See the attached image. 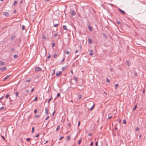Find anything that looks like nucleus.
Instances as JSON below:
<instances>
[{
	"label": "nucleus",
	"mask_w": 146,
	"mask_h": 146,
	"mask_svg": "<svg viewBox=\"0 0 146 146\" xmlns=\"http://www.w3.org/2000/svg\"><path fill=\"white\" fill-rule=\"evenodd\" d=\"M66 53L67 54L70 55V53L69 51H66Z\"/></svg>",
	"instance_id": "nucleus-19"
},
{
	"label": "nucleus",
	"mask_w": 146,
	"mask_h": 146,
	"mask_svg": "<svg viewBox=\"0 0 146 146\" xmlns=\"http://www.w3.org/2000/svg\"><path fill=\"white\" fill-rule=\"evenodd\" d=\"M25 92H26L27 93V92H29V90H28L27 89L26 90Z\"/></svg>",
	"instance_id": "nucleus-51"
},
{
	"label": "nucleus",
	"mask_w": 146,
	"mask_h": 146,
	"mask_svg": "<svg viewBox=\"0 0 146 146\" xmlns=\"http://www.w3.org/2000/svg\"><path fill=\"white\" fill-rule=\"evenodd\" d=\"M112 117V116H110V117H108V119H110L111 117Z\"/></svg>",
	"instance_id": "nucleus-63"
},
{
	"label": "nucleus",
	"mask_w": 146,
	"mask_h": 146,
	"mask_svg": "<svg viewBox=\"0 0 146 146\" xmlns=\"http://www.w3.org/2000/svg\"><path fill=\"white\" fill-rule=\"evenodd\" d=\"M52 47H54V43H53L52 45Z\"/></svg>",
	"instance_id": "nucleus-56"
},
{
	"label": "nucleus",
	"mask_w": 146,
	"mask_h": 146,
	"mask_svg": "<svg viewBox=\"0 0 146 146\" xmlns=\"http://www.w3.org/2000/svg\"><path fill=\"white\" fill-rule=\"evenodd\" d=\"M139 128L138 127H137L135 129V131H138L139 130Z\"/></svg>",
	"instance_id": "nucleus-26"
},
{
	"label": "nucleus",
	"mask_w": 146,
	"mask_h": 146,
	"mask_svg": "<svg viewBox=\"0 0 146 146\" xmlns=\"http://www.w3.org/2000/svg\"><path fill=\"white\" fill-rule=\"evenodd\" d=\"M134 75L136 76H137V74L136 72H135L134 73Z\"/></svg>",
	"instance_id": "nucleus-39"
},
{
	"label": "nucleus",
	"mask_w": 146,
	"mask_h": 146,
	"mask_svg": "<svg viewBox=\"0 0 146 146\" xmlns=\"http://www.w3.org/2000/svg\"><path fill=\"white\" fill-rule=\"evenodd\" d=\"M30 81V79H28V80H27L26 81L27 82H29Z\"/></svg>",
	"instance_id": "nucleus-53"
},
{
	"label": "nucleus",
	"mask_w": 146,
	"mask_h": 146,
	"mask_svg": "<svg viewBox=\"0 0 146 146\" xmlns=\"http://www.w3.org/2000/svg\"><path fill=\"white\" fill-rule=\"evenodd\" d=\"M53 72L52 73V75H53L55 74V72L54 70H53Z\"/></svg>",
	"instance_id": "nucleus-29"
},
{
	"label": "nucleus",
	"mask_w": 146,
	"mask_h": 146,
	"mask_svg": "<svg viewBox=\"0 0 146 146\" xmlns=\"http://www.w3.org/2000/svg\"><path fill=\"white\" fill-rule=\"evenodd\" d=\"M16 97H17L18 96V95L19 94V92H16Z\"/></svg>",
	"instance_id": "nucleus-33"
},
{
	"label": "nucleus",
	"mask_w": 146,
	"mask_h": 146,
	"mask_svg": "<svg viewBox=\"0 0 146 146\" xmlns=\"http://www.w3.org/2000/svg\"><path fill=\"white\" fill-rule=\"evenodd\" d=\"M126 62H127L128 66H130V65L131 64L130 62H129L127 60Z\"/></svg>",
	"instance_id": "nucleus-16"
},
{
	"label": "nucleus",
	"mask_w": 146,
	"mask_h": 146,
	"mask_svg": "<svg viewBox=\"0 0 146 146\" xmlns=\"http://www.w3.org/2000/svg\"><path fill=\"white\" fill-rule=\"evenodd\" d=\"M46 113L47 115H48V110L47 108H46L45 109Z\"/></svg>",
	"instance_id": "nucleus-11"
},
{
	"label": "nucleus",
	"mask_w": 146,
	"mask_h": 146,
	"mask_svg": "<svg viewBox=\"0 0 146 146\" xmlns=\"http://www.w3.org/2000/svg\"><path fill=\"white\" fill-rule=\"evenodd\" d=\"M68 127H70V124L69 123H68V126H67Z\"/></svg>",
	"instance_id": "nucleus-57"
},
{
	"label": "nucleus",
	"mask_w": 146,
	"mask_h": 146,
	"mask_svg": "<svg viewBox=\"0 0 146 146\" xmlns=\"http://www.w3.org/2000/svg\"><path fill=\"white\" fill-rule=\"evenodd\" d=\"M18 57V56L17 55L15 54L14 55V57L15 58H17Z\"/></svg>",
	"instance_id": "nucleus-20"
},
{
	"label": "nucleus",
	"mask_w": 146,
	"mask_h": 146,
	"mask_svg": "<svg viewBox=\"0 0 146 146\" xmlns=\"http://www.w3.org/2000/svg\"><path fill=\"white\" fill-rule=\"evenodd\" d=\"M10 75H7V76L3 80V81H5L6 80L7 78H8L10 77Z\"/></svg>",
	"instance_id": "nucleus-9"
},
{
	"label": "nucleus",
	"mask_w": 146,
	"mask_h": 146,
	"mask_svg": "<svg viewBox=\"0 0 146 146\" xmlns=\"http://www.w3.org/2000/svg\"><path fill=\"white\" fill-rule=\"evenodd\" d=\"M103 35H104V36L106 38L107 37V36L106 35V34H103Z\"/></svg>",
	"instance_id": "nucleus-48"
},
{
	"label": "nucleus",
	"mask_w": 146,
	"mask_h": 146,
	"mask_svg": "<svg viewBox=\"0 0 146 146\" xmlns=\"http://www.w3.org/2000/svg\"><path fill=\"white\" fill-rule=\"evenodd\" d=\"M88 29L90 31H92V27L90 25H88Z\"/></svg>",
	"instance_id": "nucleus-12"
},
{
	"label": "nucleus",
	"mask_w": 146,
	"mask_h": 146,
	"mask_svg": "<svg viewBox=\"0 0 146 146\" xmlns=\"http://www.w3.org/2000/svg\"><path fill=\"white\" fill-rule=\"evenodd\" d=\"M88 42L90 44H91L92 43V40L89 38H88Z\"/></svg>",
	"instance_id": "nucleus-6"
},
{
	"label": "nucleus",
	"mask_w": 146,
	"mask_h": 146,
	"mask_svg": "<svg viewBox=\"0 0 146 146\" xmlns=\"http://www.w3.org/2000/svg\"><path fill=\"white\" fill-rule=\"evenodd\" d=\"M5 62L3 61H1L0 62V65H4Z\"/></svg>",
	"instance_id": "nucleus-10"
},
{
	"label": "nucleus",
	"mask_w": 146,
	"mask_h": 146,
	"mask_svg": "<svg viewBox=\"0 0 146 146\" xmlns=\"http://www.w3.org/2000/svg\"><path fill=\"white\" fill-rule=\"evenodd\" d=\"M60 96V93H58L57 94V97H59Z\"/></svg>",
	"instance_id": "nucleus-35"
},
{
	"label": "nucleus",
	"mask_w": 146,
	"mask_h": 146,
	"mask_svg": "<svg viewBox=\"0 0 146 146\" xmlns=\"http://www.w3.org/2000/svg\"><path fill=\"white\" fill-rule=\"evenodd\" d=\"M64 138V136H61L60 137V138L59 139V140H60L63 139Z\"/></svg>",
	"instance_id": "nucleus-17"
},
{
	"label": "nucleus",
	"mask_w": 146,
	"mask_h": 146,
	"mask_svg": "<svg viewBox=\"0 0 146 146\" xmlns=\"http://www.w3.org/2000/svg\"><path fill=\"white\" fill-rule=\"evenodd\" d=\"M76 14L75 12L74 11H72L71 12V15H74Z\"/></svg>",
	"instance_id": "nucleus-13"
},
{
	"label": "nucleus",
	"mask_w": 146,
	"mask_h": 146,
	"mask_svg": "<svg viewBox=\"0 0 146 146\" xmlns=\"http://www.w3.org/2000/svg\"><path fill=\"white\" fill-rule=\"evenodd\" d=\"M52 99V97H51L48 100V102L49 103L51 100Z\"/></svg>",
	"instance_id": "nucleus-37"
},
{
	"label": "nucleus",
	"mask_w": 146,
	"mask_h": 146,
	"mask_svg": "<svg viewBox=\"0 0 146 146\" xmlns=\"http://www.w3.org/2000/svg\"><path fill=\"white\" fill-rule=\"evenodd\" d=\"M25 27L24 25H23L22 26V30H24L25 29Z\"/></svg>",
	"instance_id": "nucleus-23"
},
{
	"label": "nucleus",
	"mask_w": 146,
	"mask_h": 146,
	"mask_svg": "<svg viewBox=\"0 0 146 146\" xmlns=\"http://www.w3.org/2000/svg\"><path fill=\"white\" fill-rule=\"evenodd\" d=\"M43 38H44V39H46V36H43Z\"/></svg>",
	"instance_id": "nucleus-62"
},
{
	"label": "nucleus",
	"mask_w": 146,
	"mask_h": 146,
	"mask_svg": "<svg viewBox=\"0 0 146 146\" xmlns=\"http://www.w3.org/2000/svg\"><path fill=\"white\" fill-rule=\"evenodd\" d=\"M80 125V122L79 121L78 124V126H79Z\"/></svg>",
	"instance_id": "nucleus-64"
},
{
	"label": "nucleus",
	"mask_w": 146,
	"mask_h": 146,
	"mask_svg": "<svg viewBox=\"0 0 146 146\" xmlns=\"http://www.w3.org/2000/svg\"><path fill=\"white\" fill-rule=\"evenodd\" d=\"M118 86V84H116L115 85V88L116 89H117V87Z\"/></svg>",
	"instance_id": "nucleus-32"
},
{
	"label": "nucleus",
	"mask_w": 146,
	"mask_h": 146,
	"mask_svg": "<svg viewBox=\"0 0 146 146\" xmlns=\"http://www.w3.org/2000/svg\"><path fill=\"white\" fill-rule=\"evenodd\" d=\"M88 51H90V55L92 56L93 54V51L92 50H89Z\"/></svg>",
	"instance_id": "nucleus-5"
},
{
	"label": "nucleus",
	"mask_w": 146,
	"mask_h": 146,
	"mask_svg": "<svg viewBox=\"0 0 146 146\" xmlns=\"http://www.w3.org/2000/svg\"><path fill=\"white\" fill-rule=\"evenodd\" d=\"M66 66L63 67L62 68V71H64V70H65V69H66Z\"/></svg>",
	"instance_id": "nucleus-14"
},
{
	"label": "nucleus",
	"mask_w": 146,
	"mask_h": 146,
	"mask_svg": "<svg viewBox=\"0 0 146 146\" xmlns=\"http://www.w3.org/2000/svg\"><path fill=\"white\" fill-rule=\"evenodd\" d=\"M41 70V69L40 67H36L35 68V70L37 71H40Z\"/></svg>",
	"instance_id": "nucleus-3"
},
{
	"label": "nucleus",
	"mask_w": 146,
	"mask_h": 146,
	"mask_svg": "<svg viewBox=\"0 0 146 146\" xmlns=\"http://www.w3.org/2000/svg\"><path fill=\"white\" fill-rule=\"evenodd\" d=\"M58 35V34L57 33H56L54 34V36L55 37H56Z\"/></svg>",
	"instance_id": "nucleus-43"
},
{
	"label": "nucleus",
	"mask_w": 146,
	"mask_h": 146,
	"mask_svg": "<svg viewBox=\"0 0 146 146\" xmlns=\"http://www.w3.org/2000/svg\"><path fill=\"white\" fill-rule=\"evenodd\" d=\"M17 1H15L13 3V5H14L15 6L17 4Z\"/></svg>",
	"instance_id": "nucleus-27"
},
{
	"label": "nucleus",
	"mask_w": 146,
	"mask_h": 146,
	"mask_svg": "<svg viewBox=\"0 0 146 146\" xmlns=\"http://www.w3.org/2000/svg\"><path fill=\"white\" fill-rule=\"evenodd\" d=\"M50 57V55H48L47 57V58H49Z\"/></svg>",
	"instance_id": "nucleus-61"
},
{
	"label": "nucleus",
	"mask_w": 146,
	"mask_h": 146,
	"mask_svg": "<svg viewBox=\"0 0 146 146\" xmlns=\"http://www.w3.org/2000/svg\"><path fill=\"white\" fill-rule=\"evenodd\" d=\"M37 112V110L36 109H35L34 111V113H36Z\"/></svg>",
	"instance_id": "nucleus-49"
},
{
	"label": "nucleus",
	"mask_w": 146,
	"mask_h": 146,
	"mask_svg": "<svg viewBox=\"0 0 146 146\" xmlns=\"http://www.w3.org/2000/svg\"><path fill=\"white\" fill-rule=\"evenodd\" d=\"M39 115H37L35 116V117L36 118H38L39 117Z\"/></svg>",
	"instance_id": "nucleus-41"
},
{
	"label": "nucleus",
	"mask_w": 146,
	"mask_h": 146,
	"mask_svg": "<svg viewBox=\"0 0 146 146\" xmlns=\"http://www.w3.org/2000/svg\"><path fill=\"white\" fill-rule=\"evenodd\" d=\"M74 79L76 80V81H77V78H76V77H74Z\"/></svg>",
	"instance_id": "nucleus-52"
},
{
	"label": "nucleus",
	"mask_w": 146,
	"mask_h": 146,
	"mask_svg": "<svg viewBox=\"0 0 146 146\" xmlns=\"http://www.w3.org/2000/svg\"><path fill=\"white\" fill-rule=\"evenodd\" d=\"M34 90V88H33L31 90V92H33V91Z\"/></svg>",
	"instance_id": "nucleus-59"
},
{
	"label": "nucleus",
	"mask_w": 146,
	"mask_h": 146,
	"mask_svg": "<svg viewBox=\"0 0 146 146\" xmlns=\"http://www.w3.org/2000/svg\"><path fill=\"white\" fill-rule=\"evenodd\" d=\"M117 24H119V25L120 24H121V23L120 21H117Z\"/></svg>",
	"instance_id": "nucleus-40"
},
{
	"label": "nucleus",
	"mask_w": 146,
	"mask_h": 146,
	"mask_svg": "<svg viewBox=\"0 0 146 146\" xmlns=\"http://www.w3.org/2000/svg\"><path fill=\"white\" fill-rule=\"evenodd\" d=\"M35 131V129L34 127H33L32 128V133H33Z\"/></svg>",
	"instance_id": "nucleus-18"
},
{
	"label": "nucleus",
	"mask_w": 146,
	"mask_h": 146,
	"mask_svg": "<svg viewBox=\"0 0 146 146\" xmlns=\"http://www.w3.org/2000/svg\"><path fill=\"white\" fill-rule=\"evenodd\" d=\"M62 73V72L61 71H58L57 72H56V76H58L60 75V74Z\"/></svg>",
	"instance_id": "nucleus-2"
},
{
	"label": "nucleus",
	"mask_w": 146,
	"mask_h": 146,
	"mask_svg": "<svg viewBox=\"0 0 146 146\" xmlns=\"http://www.w3.org/2000/svg\"><path fill=\"white\" fill-rule=\"evenodd\" d=\"M37 98L36 97H35V98L34 99V100H35V101H36V100H37Z\"/></svg>",
	"instance_id": "nucleus-58"
},
{
	"label": "nucleus",
	"mask_w": 146,
	"mask_h": 146,
	"mask_svg": "<svg viewBox=\"0 0 146 146\" xmlns=\"http://www.w3.org/2000/svg\"><path fill=\"white\" fill-rule=\"evenodd\" d=\"M118 10H119V11L120 12H121V13H122L123 14V15H125L126 14V13L124 11H123L121 9H120V8H119L118 9Z\"/></svg>",
	"instance_id": "nucleus-1"
},
{
	"label": "nucleus",
	"mask_w": 146,
	"mask_h": 146,
	"mask_svg": "<svg viewBox=\"0 0 146 146\" xmlns=\"http://www.w3.org/2000/svg\"><path fill=\"white\" fill-rule=\"evenodd\" d=\"M95 106V105L94 104L93 106L91 108H90V111H91L92 109H93L94 107V106Z\"/></svg>",
	"instance_id": "nucleus-25"
},
{
	"label": "nucleus",
	"mask_w": 146,
	"mask_h": 146,
	"mask_svg": "<svg viewBox=\"0 0 146 146\" xmlns=\"http://www.w3.org/2000/svg\"><path fill=\"white\" fill-rule=\"evenodd\" d=\"M65 60V58H63L62 60V62H64Z\"/></svg>",
	"instance_id": "nucleus-54"
},
{
	"label": "nucleus",
	"mask_w": 146,
	"mask_h": 146,
	"mask_svg": "<svg viewBox=\"0 0 146 146\" xmlns=\"http://www.w3.org/2000/svg\"><path fill=\"white\" fill-rule=\"evenodd\" d=\"M81 141V140H79V141H78V143L79 144H80V143Z\"/></svg>",
	"instance_id": "nucleus-46"
},
{
	"label": "nucleus",
	"mask_w": 146,
	"mask_h": 146,
	"mask_svg": "<svg viewBox=\"0 0 146 146\" xmlns=\"http://www.w3.org/2000/svg\"><path fill=\"white\" fill-rule=\"evenodd\" d=\"M70 139V136H68L67 137V139L69 140Z\"/></svg>",
	"instance_id": "nucleus-42"
},
{
	"label": "nucleus",
	"mask_w": 146,
	"mask_h": 146,
	"mask_svg": "<svg viewBox=\"0 0 146 146\" xmlns=\"http://www.w3.org/2000/svg\"><path fill=\"white\" fill-rule=\"evenodd\" d=\"M6 67H3L2 68H0V70L2 71H3L6 70Z\"/></svg>",
	"instance_id": "nucleus-7"
},
{
	"label": "nucleus",
	"mask_w": 146,
	"mask_h": 146,
	"mask_svg": "<svg viewBox=\"0 0 146 146\" xmlns=\"http://www.w3.org/2000/svg\"><path fill=\"white\" fill-rule=\"evenodd\" d=\"M30 140V139L29 138H27L26 139V140L27 141H29Z\"/></svg>",
	"instance_id": "nucleus-34"
},
{
	"label": "nucleus",
	"mask_w": 146,
	"mask_h": 146,
	"mask_svg": "<svg viewBox=\"0 0 146 146\" xmlns=\"http://www.w3.org/2000/svg\"><path fill=\"white\" fill-rule=\"evenodd\" d=\"M57 54H54L53 55V57L54 58H55V57H56L57 56Z\"/></svg>",
	"instance_id": "nucleus-28"
},
{
	"label": "nucleus",
	"mask_w": 146,
	"mask_h": 146,
	"mask_svg": "<svg viewBox=\"0 0 146 146\" xmlns=\"http://www.w3.org/2000/svg\"><path fill=\"white\" fill-rule=\"evenodd\" d=\"M1 137H2V138L3 139H4V140H5V137L3 136L2 135L1 136Z\"/></svg>",
	"instance_id": "nucleus-50"
},
{
	"label": "nucleus",
	"mask_w": 146,
	"mask_h": 146,
	"mask_svg": "<svg viewBox=\"0 0 146 146\" xmlns=\"http://www.w3.org/2000/svg\"><path fill=\"white\" fill-rule=\"evenodd\" d=\"M9 97V95H8V94H7V95L6 96L5 98H8Z\"/></svg>",
	"instance_id": "nucleus-44"
},
{
	"label": "nucleus",
	"mask_w": 146,
	"mask_h": 146,
	"mask_svg": "<svg viewBox=\"0 0 146 146\" xmlns=\"http://www.w3.org/2000/svg\"><path fill=\"white\" fill-rule=\"evenodd\" d=\"M3 15L6 16H8L9 15V13L7 12H5L3 13Z\"/></svg>",
	"instance_id": "nucleus-4"
},
{
	"label": "nucleus",
	"mask_w": 146,
	"mask_h": 146,
	"mask_svg": "<svg viewBox=\"0 0 146 146\" xmlns=\"http://www.w3.org/2000/svg\"><path fill=\"white\" fill-rule=\"evenodd\" d=\"M63 29L64 30H68V29L66 27V25H63Z\"/></svg>",
	"instance_id": "nucleus-8"
},
{
	"label": "nucleus",
	"mask_w": 146,
	"mask_h": 146,
	"mask_svg": "<svg viewBox=\"0 0 146 146\" xmlns=\"http://www.w3.org/2000/svg\"><path fill=\"white\" fill-rule=\"evenodd\" d=\"M137 108V105H135V106H134V108H133V111H135V110Z\"/></svg>",
	"instance_id": "nucleus-21"
},
{
	"label": "nucleus",
	"mask_w": 146,
	"mask_h": 146,
	"mask_svg": "<svg viewBox=\"0 0 146 146\" xmlns=\"http://www.w3.org/2000/svg\"><path fill=\"white\" fill-rule=\"evenodd\" d=\"M15 38V36H12L11 37V40H14Z\"/></svg>",
	"instance_id": "nucleus-15"
},
{
	"label": "nucleus",
	"mask_w": 146,
	"mask_h": 146,
	"mask_svg": "<svg viewBox=\"0 0 146 146\" xmlns=\"http://www.w3.org/2000/svg\"><path fill=\"white\" fill-rule=\"evenodd\" d=\"M95 145L96 146H98V142H96L95 143Z\"/></svg>",
	"instance_id": "nucleus-47"
},
{
	"label": "nucleus",
	"mask_w": 146,
	"mask_h": 146,
	"mask_svg": "<svg viewBox=\"0 0 146 146\" xmlns=\"http://www.w3.org/2000/svg\"><path fill=\"white\" fill-rule=\"evenodd\" d=\"M58 25V24H54V26L55 27H57Z\"/></svg>",
	"instance_id": "nucleus-31"
},
{
	"label": "nucleus",
	"mask_w": 146,
	"mask_h": 146,
	"mask_svg": "<svg viewBox=\"0 0 146 146\" xmlns=\"http://www.w3.org/2000/svg\"><path fill=\"white\" fill-rule=\"evenodd\" d=\"M106 81L109 83L110 82V80L109 79H107Z\"/></svg>",
	"instance_id": "nucleus-38"
},
{
	"label": "nucleus",
	"mask_w": 146,
	"mask_h": 146,
	"mask_svg": "<svg viewBox=\"0 0 146 146\" xmlns=\"http://www.w3.org/2000/svg\"><path fill=\"white\" fill-rule=\"evenodd\" d=\"M39 134H38L37 135H35V137H38L39 136Z\"/></svg>",
	"instance_id": "nucleus-36"
},
{
	"label": "nucleus",
	"mask_w": 146,
	"mask_h": 146,
	"mask_svg": "<svg viewBox=\"0 0 146 146\" xmlns=\"http://www.w3.org/2000/svg\"><path fill=\"white\" fill-rule=\"evenodd\" d=\"M123 123L125 124L126 123V120L125 119H123Z\"/></svg>",
	"instance_id": "nucleus-22"
},
{
	"label": "nucleus",
	"mask_w": 146,
	"mask_h": 146,
	"mask_svg": "<svg viewBox=\"0 0 146 146\" xmlns=\"http://www.w3.org/2000/svg\"><path fill=\"white\" fill-rule=\"evenodd\" d=\"M49 116H48L46 118H45V120H46L47 119L49 118Z\"/></svg>",
	"instance_id": "nucleus-55"
},
{
	"label": "nucleus",
	"mask_w": 146,
	"mask_h": 146,
	"mask_svg": "<svg viewBox=\"0 0 146 146\" xmlns=\"http://www.w3.org/2000/svg\"><path fill=\"white\" fill-rule=\"evenodd\" d=\"M93 142H92L90 144V146H92L93 145Z\"/></svg>",
	"instance_id": "nucleus-45"
},
{
	"label": "nucleus",
	"mask_w": 146,
	"mask_h": 146,
	"mask_svg": "<svg viewBox=\"0 0 146 146\" xmlns=\"http://www.w3.org/2000/svg\"><path fill=\"white\" fill-rule=\"evenodd\" d=\"M60 127L59 126H58L57 127H56V130L57 131H58L59 130V129H60Z\"/></svg>",
	"instance_id": "nucleus-24"
},
{
	"label": "nucleus",
	"mask_w": 146,
	"mask_h": 146,
	"mask_svg": "<svg viewBox=\"0 0 146 146\" xmlns=\"http://www.w3.org/2000/svg\"><path fill=\"white\" fill-rule=\"evenodd\" d=\"M82 97V96L80 94L78 96V98L79 99H80Z\"/></svg>",
	"instance_id": "nucleus-30"
},
{
	"label": "nucleus",
	"mask_w": 146,
	"mask_h": 146,
	"mask_svg": "<svg viewBox=\"0 0 146 146\" xmlns=\"http://www.w3.org/2000/svg\"><path fill=\"white\" fill-rule=\"evenodd\" d=\"M88 135L89 136H91L92 135V134L91 133H89L88 134Z\"/></svg>",
	"instance_id": "nucleus-60"
}]
</instances>
